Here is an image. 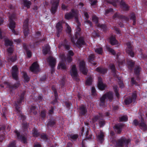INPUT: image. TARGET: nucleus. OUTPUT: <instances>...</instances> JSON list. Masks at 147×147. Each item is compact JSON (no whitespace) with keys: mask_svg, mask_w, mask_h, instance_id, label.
I'll return each mask as SVG.
<instances>
[{"mask_svg":"<svg viewBox=\"0 0 147 147\" xmlns=\"http://www.w3.org/2000/svg\"><path fill=\"white\" fill-rule=\"evenodd\" d=\"M9 28L11 30L12 32L15 34L18 35V33L16 32L14 30V28L16 27V23L13 20H14L16 18L15 15L14 14L11 15L9 16Z\"/></svg>","mask_w":147,"mask_h":147,"instance_id":"obj_1","label":"nucleus"},{"mask_svg":"<svg viewBox=\"0 0 147 147\" xmlns=\"http://www.w3.org/2000/svg\"><path fill=\"white\" fill-rule=\"evenodd\" d=\"M78 40L76 43L74 40V39L72 37H71V42L74 44L76 45L78 47L80 48L82 47V45H85V43L82 37L80 36Z\"/></svg>","mask_w":147,"mask_h":147,"instance_id":"obj_2","label":"nucleus"},{"mask_svg":"<svg viewBox=\"0 0 147 147\" xmlns=\"http://www.w3.org/2000/svg\"><path fill=\"white\" fill-rule=\"evenodd\" d=\"M130 141L129 139H127L125 137H122L116 142V145L118 147H122L124 145L128 144Z\"/></svg>","mask_w":147,"mask_h":147,"instance_id":"obj_3","label":"nucleus"},{"mask_svg":"<svg viewBox=\"0 0 147 147\" xmlns=\"http://www.w3.org/2000/svg\"><path fill=\"white\" fill-rule=\"evenodd\" d=\"M125 125L123 123H119L115 125L113 127L115 131L117 134H121L122 129L125 126Z\"/></svg>","mask_w":147,"mask_h":147,"instance_id":"obj_4","label":"nucleus"},{"mask_svg":"<svg viewBox=\"0 0 147 147\" xmlns=\"http://www.w3.org/2000/svg\"><path fill=\"white\" fill-rule=\"evenodd\" d=\"M138 120H134L133 123L136 126L138 125L140 128L143 129L144 131H146L147 130V126L146 123H144V120H141L140 122L138 121Z\"/></svg>","mask_w":147,"mask_h":147,"instance_id":"obj_5","label":"nucleus"},{"mask_svg":"<svg viewBox=\"0 0 147 147\" xmlns=\"http://www.w3.org/2000/svg\"><path fill=\"white\" fill-rule=\"evenodd\" d=\"M70 74L74 79L77 81L78 74L76 65H74L72 66L70 70Z\"/></svg>","mask_w":147,"mask_h":147,"instance_id":"obj_6","label":"nucleus"},{"mask_svg":"<svg viewBox=\"0 0 147 147\" xmlns=\"http://www.w3.org/2000/svg\"><path fill=\"white\" fill-rule=\"evenodd\" d=\"M4 84L7 86V88H9L11 92H12V90L18 88L20 85V84L19 81L18 82L13 85H12L10 83L6 82H4Z\"/></svg>","mask_w":147,"mask_h":147,"instance_id":"obj_7","label":"nucleus"},{"mask_svg":"<svg viewBox=\"0 0 147 147\" xmlns=\"http://www.w3.org/2000/svg\"><path fill=\"white\" fill-rule=\"evenodd\" d=\"M47 61L49 63V65L52 68V73L54 71L53 68L54 67L56 64V60L53 57L49 56L47 59Z\"/></svg>","mask_w":147,"mask_h":147,"instance_id":"obj_8","label":"nucleus"},{"mask_svg":"<svg viewBox=\"0 0 147 147\" xmlns=\"http://www.w3.org/2000/svg\"><path fill=\"white\" fill-rule=\"evenodd\" d=\"M18 68L17 65H15L12 67L11 71L12 77L13 79L16 80L18 79Z\"/></svg>","mask_w":147,"mask_h":147,"instance_id":"obj_9","label":"nucleus"},{"mask_svg":"<svg viewBox=\"0 0 147 147\" xmlns=\"http://www.w3.org/2000/svg\"><path fill=\"white\" fill-rule=\"evenodd\" d=\"M126 44L127 47L126 49L127 53L131 57H133L134 55V53L133 51L132 46L131 45V42H127L126 43Z\"/></svg>","mask_w":147,"mask_h":147,"instance_id":"obj_10","label":"nucleus"},{"mask_svg":"<svg viewBox=\"0 0 147 147\" xmlns=\"http://www.w3.org/2000/svg\"><path fill=\"white\" fill-rule=\"evenodd\" d=\"M92 20L93 22L96 24V26L98 27L101 28L103 30H105L106 28V26L105 24H100L98 23V18L95 15H93L92 17Z\"/></svg>","mask_w":147,"mask_h":147,"instance_id":"obj_11","label":"nucleus"},{"mask_svg":"<svg viewBox=\"0 0 147 147\" xmlns=\"http://www.w3.org/2000/svg\"><path fill=\"white\" fill-rule=\"evenodd\" d=\"M30 69L31 71L34 73H36L39 71V65L37 62H34L32 63L30 67Z\"/></svg>","mask_w":147,"mask_h":147,"instance_id":"obj_12","label":"nucleus"},{"mask_svg":"<svg viewBox=\"0 0 147 147\" xmlns=\"http://www.w3.org/2000/svg\"><path fill=\"white\" fill-rule=\"evenodd\" d=\"M59 0H54L51 8V11L52 13L54 14L56 11L57 7L59 5Z\"/></svg>","mask_w":147,"mask_h":147,"instance_id":"obj_13","label":"nucleus"},{"mask_svg":"<svg viewBox=\"0 0 147 147\" xmlns=\"http://www.w3.org/2000/svg\"><path fill=\"white\" fill-rule=\"evenodd\" d=\"M80 70L82 73L86 75L87 74V70L85 67V63L83 61H82L80 63Z\"/></svg>","mask_w":147,"mask_h":147,"instance_id":"obj_14","label":"nucleus"},{"mask_svg":"<svg viewBox=\"0 0 147 147\" xmlns=\"http://www.w3.org/2000/svg\"><path fill=\"white\" fill-rule=\"evenodd\" d=\"M98 87L99 89L102 90H105V88L107 87L106 85L103 83L102 79L100 77L98 78Z\"/></svg>","mask_w":147,"mask_h":147,"instance_id":"obj_15","label":"nucleus"},{"mask_svg":"<svg viewBox=\"0 0 147 147\" xmlns=\"http://www.w3.org/2000/svg\"><path fill=\"white\" fill-rule=\"evenodd\" d=\"M73 16V17H74L75 20L76 22L79 25L80 24L78 19V10L74 9L71 10L70 12Z\"/></svg>","mask_w":147,"mask_h":147,"instance_id":"obj_16","label":"nucleus"},{"mask_svg":"<svg viewBox=\"0 0 147 147\" xmlns=\"http://www.w3.org/2000/svg\"><path fill=\"white\" fill-rule=\"evenodd\" d=\"M14 132L16 135L18 139L21 140L24 143H26L27 142L26 138L24 136L21 135L20 133L17 130L14 131Z\"/></svg>","mask_w":147,"mask_h":147,"instance_id":"obj_17","label":"nucleus"},{"mask_svg":"<svg viewBox=\"0 0 147 147\" xmlns=\"http://www.w3.org/2000/svg\"><path fill=\"white\" fill-rule=\"evenodd\" d=\"M56 27L57 29V36L59 37L62 30L63 28L60 22L57 23L56 25Z\"/></svg>","mask_w":147,"mask_h":147,"instance_id":"obj_18","label":"nucleus"},{"mask_svg":"<svg viewBox=\"0 0 147 147\" xmlns=\"http://www.w3.org/2000/svg\"><path fill=\"white\" fill-rule=\"evenodd\" d=\"M113 19L117 18L121 19H124L127 21L129 20V18L128 17L119 14L117 13H116L114 14L113 17Z\"/></svg>","mask_w":147,"mask_h":147,"instance_id":"obj_19","label":"nucleus"},{"mask_svg":"<svg viewBox=\"0 0 147 147\" xmlns=\"http://www.w3.org/2000/svg\"><path fill=\"white\" fill-rule=\"evenodd\" d=\"M42 51L44 55L51 53L50 47L48 45H46L43 47Z\"/></svg>","mask_w":147,"mask_h":147,"instance_id":"obj_20","label":"nucleus"},{"mask_svg":"<svg viewBox=\"0 0 147 147\" xmlns=\"http://www.w3.org/2000/svg\"><path fill=\"white\" fill-rule=\"evenodd\" d=\"M110 42L113 45H117L118 44L117 41L116 39L115 36L112 35L109 38Z\"/></svg>","mask_w":147,"mask_h":147,"instance_id":"obj_21","label":"nucleus"},{"mask_svg":"<svg viewBox=\"0 0 147 147\" xmlns=\"http://www.w3.org/2000/svg\"><path fill=\"white\" fill-rule=\"evenodd\" d=\"M62 45L64 46V48L67 50H69L70 49V46L69 44L68 43L66 39L64 40L63 44L59 45V47L60 48Z\"/></svg>","mask_w":147,"mask_h":147,"instance_id":"obj_22","label":"nucleus"},{"mask_svg":"<svg viewBox=\"0 0 147 147\" xmlns=\"http://www.w3.org/2000/svg\"><path fill=\"white\" fill-rule=\"evenodd\" d=\"M104 133L101 131L100 134L97 137L98 141L100 143H102L104 140Z\"/></svg>","mask_w":147,"mask_h":147,"instance_id":"obj_23","label":"nucleus"},{"mask_svg":"<svg viewBox=\"0 0 147 147\" xmlns=\"http://www.w3.org/2000/svg\"><path fill=\"white\" fill-rule=\"evenodd\" d=\"M106 98H107L110 101H111L113 99V95L112 92H109L105 94Z\"/></svg>","mask_w":147,"mask_h":147,"instance_id":"obj_24","label":"nucleus"},{"mask_svg":"<svg viewBox=\"0 0 147 147\" xmlns=\"http://www.w3.org/2000/svg\"><path fill=\"white\" fill-rule=\"evenodd\" d=\"M96 70L99 73L105 74L107 71V68L99 67L96 68Z\"/></svg>","mask_w":147,"mask_h":147,"instance_id":"obj_25","label":"nucleus"},{"mask_svg":"<svg viewBox=\"0 0 147 147\" xmlns=\"http://www.w3.org/2000/svg\"><path fill=\"white\" fill-rule=\"evenodd\" d=\"M78 135L77 134H71L68 136L69 140L72 141H76L78 137Z\"/></svg>","mask_w":147,"mask_h":147,"instance_id":"obj_26","label":"nucleus"},{"mask_svg":"<svg viewBox=\"0 0 147 147\" xmlns=\"http://www.w3.org/2000/svg\"><path fill=\"white\" fill-rule=\"evenodd\" d=\"M121 7L125 11H128L129 9V7L123 1H121L120 3Z\"/></svg>","mask_w":147,"mask_h":147,"instance_id":"obj_27","label":"nucleus"},{"mask_svg":"<svg viewBox=\"0 0 147 147\" xmlns=\"http://www.w3.org/2000/svg\"><path fill=\"white\" fill-rule=\"evenodd\" d=\"M92 82V78L91 76L88 77L86 82V85L90 86L91 85Z\"/></svg>","mask_w":147,"mask_h":147,"instance_id":"obj_28","label":"nucleus"},{"mask_svg":"<svg viewBox=\"0 0 147 147\" xmlns=\"http://www.w3.org/2000/svg\"><path fill=\"white\" fill-rule=\"evenodd\" d=\"M26 91L23 90L21 93L20 96V98L17 100V102L18 104L20 103L22 101L23 99L24 95L25 94Z\"/></svg>","mask_w":147,"mask_h":147,"instance_id":"obj_29","label":"nucleus"},{"mask_svg":"<svg viewBox=\"0 0 147 147\" xmlns=\"http://www.w3.org/2000/svg\"><path fill=\"white\" fill-rule=\"evenodd\" d=\"M80 114L83 115H84L87 112L86 108L84 106H82L80 107Z\"/></svg>","mask_w":147,"mask_h":147,"instance_id":"obj_30","label":"nucleus"},{"mask_svg":"<svg viewBox=\"0 0 147 147\" xmlns=\"http://www.w3.org/2000/svg\"><path fill=\"white\" fill-rule=\"evenodd\" d=\"M24 6L26 7L27 8H30V5H31V2L28 0H22Z\"/></svg>","mask_w":147,"mask_h":147,"instance_id":"obj_31","label":"nucleus"},{"mask_svg":"<svg viewBox=\"0 0 147 147\" xmlns=\"http://www.w3.org/2000/svg\"><path fill=\"white\" fill-rule=\"evenodd\" d=\"M23 47L24 49L26 51L27 56L29 58L31 57L32 56V53L31 51L29 50H28L26 45L25 44H24Z\"/></svg>","mask_w":147,"mask_h":147,"instance_id":"obj_32","label":"nucleus"},{"mask_svg":"<svg viewBox=\"0 0 147 147\" xmlns=\"http://www.w3.org/2000/svg\"><path fill=\"white\" fill-rule=\"evenodd\" d=\"M127 63L129 68L131 70H132L135 64L134 62L132 60H128L127 61Z\"/></svg>","mask_w":147,"mask_h":147,"instance_id":"obj_33","label":"nucleus"},{"mask_svg":"<svg viewBox=\"0 0 147 147\" xmlns=\"http://www.w3.org/2000/svg\"><path fill=\"white\" fill-rule=\"evenodd\" d=\"M81 30V29L79 26H78L76 29V31L75 35V38L76 39H78L79 37L81 36L80 34L78 32Z\"/></svg>","mask_w":147,"mask_h":147,"instance_id":"obj_34","label":"nucleus"},{"mask_svg":"<svg viewBox=\"0 0 147 147\" xmlns=\"http://www.w3.org/2000/svg\"><path fill=\"white\" fill-rule=\"evenodd\" d=\"M61 68L62 69H66V67L65 64L62 62L59 63L57 67V68L58 69H59Z\"/></svg>","mask_w":147,"mask_h":147,"instance_id":"obj_35","label":"nucleus"},{"mask_svg":"<svg viewBox=\"0 0 147 147\" xmlns=\"http://www.w3.org/2000/svg\"><path fill=\"white\" fill-rule=\"evenodd\" d=\"M89 132V130L87 129L85 134V138L86 139L88 140L91 139L92 136L91 134H90Z\"/></svg>","mask_w":147,"mask_h":147,"instance_id":"obj_36","label":"nucleus"},{"mask_svg":"<svg viewBox=\"0 0 147 147\" xmlns=\"http://www.w3.org/2000/svg\"><path fill=\"white\" fill-rule=\"evenodd\" d=\"M65 18L67 20H69L73 18V16L70 12L66 13L65 15Z\"/></svg>","mask_w":147,"mask_h":147,"instance_id":"obj_37","label":"nucleus"},{"mask_svg":"<svg viewBox=\"0 0 147 147\" xmlns=\"http://www.w3.org/2000/svg\"><path fill=\"white\" fill-rule=\"evenodd\" d=\"M107 98L105 95L103 94L100 98V105H103L105 102V99Z\"/></svg>","mask_w":147,"mask_h":147,"instance_id":"obj_38","label":"nucleus"},{"mask_svg":"<svg viewBox=\"0 0 147 147\" xmlns=\"http://www.w3.org/2000/svg\"><path fill=\"white\" fill-rule=\"evenodd\" d=\"M132 102V99L130 97L127 98L124 100V102L126 105L129 104Z\"/></svg>","mask_w":147,"mask_h":147,"instance_id":"obj_39","label":"nucleus"},{"mask_svg":"<svg viewBox=\"0 0 147 147\" xmlns=\"http://www.w3.org/2000/svg\"><path fill=\"white\" fill-rule=\"evenodd\" d=\"M32 131L33 136L34 137H38L40 135L39 133L38 132L37 130L35 128H34Z\"/></svg>","mask_w":147,"mask_h":147,"instance_id":"obj_40","label":"nucleus"},{"mask_svg":"<svg viewBox=\"0 0 147 147\" xmlns=\"http://www.w3.org/2000/svg\"><path fill=\"white\" fill-rule=\"evenodd\" d=\"M141 67L139 66H136L135 68L134 69V73L135 74L137 75H138L140 71Z\"/></svg>","mask_w":147,"mask_h":147,"instance_id":"obj_41","label":"nucleus"},{"mask_svg":"<svg viewBox=\"0 0 147 147\" xmlns=\"http://www.w3.org/2000/svg\"><path fill=\"white\" fill-rule=\"evenodd\" d=\"M23 78L25 82H27L30 80V78L28 76L27 74L25 72H23Z\"/></svg>","mask_w":147,"mask_h":147,"instance_id":"obj_42","label":"nucleus"},{"mask_svg":"<svg viewBox=\"0 0 147 147\" xmlns=\"http://www.w3.org/2000/svg\"><path fill=\"white\" fill-rule=\"evenodd\" d=\"M23 29L24 35L25 36H26L29 33L28 26L23 27Z\"/></svg>","mask_w":147,"mask_h":147,"instance_id":"obj_43","label":"nucleus"},{"mask_svg":"<svg viewBox=\"0 0 147 147\" xmlns=\"http://www.w3.org/2000/svg\"><path fill=\"white\" fill-rule=\"evenodd\" d=\"M5 45L6 46H11L13 44V42L8 39H6L5 40Z\"/></svg>","mask_w":147,"mask_h":147,"instance_id":"obj_44","label":"nucleus"},{"mask_svg":"<svg viewBox=\"0 0 147 147\" xmlns=\"http://www.w3.org/2000/svg\"><path fill=\"white\" fill-rule=\"evenodd\" d=\"M13 48L12 47H10L7 49L8 55L9 56L11 55L13 52Z\"/></svg>","mask_w":147,"mask_h":147,"instance_id":"obj_45","label":"nucleus"},{"mask_svg":"<svg viewBox=\"0 0 147 147\" xmlns=\"http://www.w3.org/2000/svg\"><path fill=\"white\" fill-rule=\"evenodd\" d=\"M55 122L54 120H50L48 123L47 125L48 127H52L55 124Z\"/></svg>","mask_w":147,"mask_h":147,"instance_id":"obj_46","label":"nucleus"},{"mask_svg":"<svg viewBox=\"0 0 147 147\" xmlns=\"http://www.w3.org/2000/svg\"><path fill=\"white\" fill-rule=\"evenodd\" d=\"M113 88L114 89L115 92V93L116 96L117 97V98H119V94L118 92V87L116 86H113Z\"/></svg>","mask_w":147,"mask_h":147,"instance_id":"obj_47","label":"nucleus"},{"mask_svg":"<svg viewBox=\"0 0 147 147\" xmlns=\"http://www.w3.org/2000/svg\"><path fill=\"white\" fill-rule=\"evenodd\" d=\"M95 52L99 54H102V48H97L95 49Z\"/></svg>","mask_w":147,"mask_h":147,"instance_id":"obj_48","label":"nucleus"},{"mask_svg":"<svg viewBox=\"0 0 147 147\" xmlns=\"http://www.w3.org/2000/svg\"><path fill=\"white\" fill-rule=\"evenodd\" d=\"M31 113L34 115H36L37 112L36 111V108L34 106H32L31 109Z\"/></svg>","mask_w":147,"mask_h":147,"instance_id":"obj_49","label":"nucleus"},{"mask_svg":"<svg viewBox=\"0 0 147 147\" xmlns=\"http://www.w3.org/2000/svg\"><path fill=\"white\" fill-rule=\"evenodd\" d=\"M107 50L109 52L111 53L113 55H115L116 53L114 50L108 46H107Z\"/></svg>","mask_w":147,"mask_h":147,"instance_id":"obj_50","label":"nucleus"},{"mask_svg":"<svg viewBox=\"0 0 147 147\" xmlns=\"http://www.w3.org/2000/svg\"><path fill=\"white\" fill-rule=\"evenodd\" d=\"M17 58L16 56H13L11 58H8V60L9 61H11L12 62H13L16 60Z\"/></svg>","mask_w":147,"mask_h":147,"instance_id":"obj_51","label":"nucleus"},{"mask_svg":"<svg viewBox=\"0 0 147 147\" xmlns=\"http://www.w3.org/2000/svg\"><path fill=\"white\" fill-rule=\"evenodd\" d=\"M65 25L66 27V32L68 33H70L71 31V27L67 23H65Z\"/></svg>","mask_w":147,"mask_h":147,"instance_id":"obj_52","label":"nucleus"},{"mask_svg":"<svg viewBox=\"0 0 147 147\" xmlns=\"http://www.w3.org/2000/svg\"><path fill=\"white\" fill-rule=\"evenodd\" d=\"M99 124L100 127H102L105 124V120H102L99 121Z\"/></svg>","mask_w":147,"mask_h":147,"instance_id":"obj_53","label":"nucleus"},{"mask_svg":"<svg viewBox=\"0 0 147 147\" xmlns=\"http://www.w3.org/2000/svg\"><path fill=\"white\" fill-rule=\"evenodd\" d=\"M7 147H16L15 142L13 141L10 142Z\"/></svg>","mask_w":147,"mask_h":147,"instance_id":"obj_54","label":"nucleus"},{"mask_svg":"<svg viewBox=\"0 0 147 147\" xmlns=\"http://www.w3.org/2000/svg\"><path fill=\"white\" fill-rule=\"evenodd\" d=\"M46 111L44 110L42 111L40 113V116L43 118H44L46 116Z\"/></svg>","mask_w":147,"mask_h":147,"instance_id":"obj_55","label":"nucleus"},{"mask_svg":"<svg viewBox=\"0 0 147 147\" xmlns=\"http://www.w3.org/2000/svg\"><path fill=\"white\" fill-rule=\"evenodd\" d=\"M109 67L110 69L113 72H115V65L113 64H111L109 65Z\"/></svg>","mask_w":147,"mask_h":147,"instance_id":"obj_56","label":"nucleus"},{"mask_svg":"<svg viewBox=\"0 0 147 147\" xmlns=\"http://www.w3.org/2000/svg\"><path fill=\"white\" fill-rule=\"evenodd\" d=\"M40 138L44 140H47L48 139V138L47 136V135L44 134H41L40 136Z\"/></svg>","mask_w":147,"mask_h":147,"instance_id":"obj_57","label":"nucleus"},{"mask_svg":"<svg viewBox=\"0 0 147 147\" xmlns=\"http://www.w3.org/2000/svg\"><path fill=\"white\" fill-rule=\"evenodd\" d=\"M94 57H95L94 55L93 54H91L89 56V61L92 63L91 62V61L93 60L94 59Z\"/></svg>","mask_w":147,"mask_h":147,"instance_id":"obj_58","label":"nucleus"},{"mask_svg":"<svg viewBox=\"0 0 147 147\" xmlns=\"http://www.w3.org/2000/svg\"><path fill=\"white\" fill-rule=\"evenodd\" d=\"M130 19L133 20H136V19L135 14L133 13H131L130 14Z\"/></svg>","mask_w":147,"mask_h":147,"instance_id":"obj_59","label":"nucleus"},{"mask_svg":"<svg viewBox=\"0 0 147 147\" xmlns=\"http://www.w3.org/2000/svg\"><path fill=\"white\" fill-rule=\"evenodd\" d=\"M28 124L27 123H22V127L24 129H27L28 128Z\"/></svg>","mask_w":147,"mask_h":147,"instance_id":"obj_60","label":"nucleus"},{"mask_svg":"<svg viewBox=\"0 0 147 147\" xmlns=\"http://www.w3.org/2000/svg\"><path fill=\"white\" fill-rule=\"evenodd\" d=\"M74 53L73 51L71 50L69 51L68 53L67 54V55L72 56L74 55Z\"/></svg>","mask_w":147,"mask_h":147,"instance_id":"obj_61","label":"nucleus"},{"mask_svg":"<svg viewBox=\"0 0 147 147\" xmlns=\"http://www.w3.org/2000/svg\"><path fill=\"white\" fill-rule=\"evenodd\" d=\"M131 84H132L133 85L135 84V85H137V82H136V80H134V78H131Z\"/></svg>","mask_w":147,"mask_h":147,"instance_id":"obj_62","label":"nucleus"},{"mask_svg":"<svg viewBox=\"0 0 147 147\" xmlns=\"http://www.w3.org/2000/svg\"><path fill=\"white\" fill-rule=\"evenodd\" d=\"M28 19H27L25 20L24 22L23 27H26V26H28Z\"/></svg>","mask_w":147,"mask_h":147,"instance_id":"obj_63","label":"nucleus"},{"mask_svg":"<svg viewBox=\"0 0 147 147\" xmlns=\"http://www.w3.org/2000/svg\"><path fill=\"white\" fill-rule=\"evenodd\" d=\"M67 60L68 62H71L72 60L71 56L67 55Z\"/></svg>","mask_w":147,"mask_h":147,"instance_id":"obj_64","label":"nucleus"}]
</instances>
